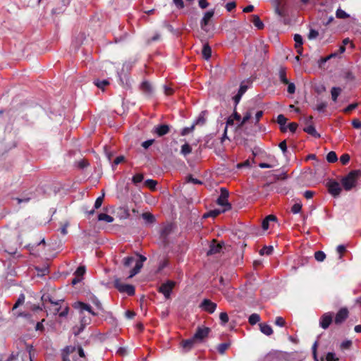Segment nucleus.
<instances>
[{"label": "nucleus", "instance_id": "41", "mask_svg": "<svg viewBox=\"0 0 361 361\" xmlns=\"http://www.w3.org/2000/svg\"><path fill=\"white\" fill-rule=\"evenodd\" d=\"M135 262L133 257H126L123 259V264L125 267H129Z\"/></svg>", "mask_w": 361, "mask_h": 361}, {"label": "nucleus", "instance_id": "52", "mask_svg": "<svg viewBox=\"0 0 361 361\" xmlns=\"http://www.w3.org/2000/svg\"><path fill=\"white\" fill-rule=\"evenodd\" d=\"M319 36V32L314 29H310L308 34V39L312 40L316 39Z\"/></svg>", "mask_w": 361, "mask_h": 361}, {"label": "nucleus", "instance_id": "29", "mask_svg": "<svg viewBox=\"0 0 361 361\" xmlns=\"http://www.w3.org/2000/svg\"><path fill=\"white\" fill-rule=\"evenodd\" d=\"M341 92V89L340 87H334L331 88V99L334 102H336L338 97Z\"/></svg>", "mask_w": 361, "mask_h": 361}, {"label": "nucleus", "instance_id": "6", "mask_svg": "<svg viewBox=\"0 0 361 361\" xmlns=\"http://www.w3.org/2000/svg\"><path fill=\"white\" fill-rule=\"evenodd\" d=\"M139 259L136 260L135 267L130 271L129 278H132L138 274L143 267V262L147 260V257L142 255H137Z\"/></svg>", "mask_w": 361, "mask_h": 361}, {"label": "nucleus", "instance_id": "8", "mask_svg": "<svg viewBox=\"0 0 361 361\" xmlns=\"http://www.w3.org/2000/svg\"><path fill=\"white\" fill-rule=\"evenodd\" d=\"M217 305L209 299H204L200 305V307L204 311L212 314L215 312Z\"/></svg>", "mask_w": 361, "mask_h": 361}, {"label": "nucleus", "instance_id": "21", "mask_svg": "<svg viewBox=\"0 0 361 361\" xmlns=\"http://www.w3.org/2000/svg\"><path fill=\"white\" fill-rule=\"evenodd\" d=\"M259 326L260 331L266 336H271L273 334V329L270 325L265 323H260Z\"/></svg>", "mask_w": 361, "mask_h": 361}, {"label": "nucleus", "instance_id": "38", "mask_svg": "<svg viewBox=\"0 0 361 361\" xmlns=\"http://www.w3.org/2000/svg\"><path fill=\"white\" fill-rule=\"evenodd\" d=\"M222 212V210H220V209H212V210H210L209 212H207V214H205L204 215V217H216L217 216H219Z\"/></svg>", "mask_w": 361, "mask_h": 361}, {"label": "nucleus", "instance_id": "42", "mask_svg": "<svg viewBox=\"0 0 361 361\" xmlns=\"http://www.w3.org/2000/svg\"><path fill=\"white\" fill-rule=\"evenodd\" d=\"M41 299H42V301L43 302L45 309H46V306H45L46 302H49L51 303V305H52L53 303H54L56 302V301L52 300L49 294H44L42 296Z\"/></svg>", "mask_w": 361, "mask_h": 361}, {"label": "nucleus", "instance_id": "36", "mask_svg": "<svg viewBox=\"0 0 361 361\" xmlns=\"http://www.w3.org/2000/svg\"><path fill=\"white\" fill-rule=\"evenodd\" d=\"M326 160L329 163H334L338 160L337 155L335 152H330L326 155Z\"/></svg>", "mask_w": 361, "mask_h": 361}, {"label": "nucleus", "instance_id": "45", "mask_svg": "<svg viewBox=\"0 0 361 361\" xmlns=\"http://www.w3.org/2000/svg\"><path fill=\"white\" fill-rule=\"evenodd\" d=\"M251 117H252V113L250 111H247L244 114V116L238 126L239 127L243 126L246 122H247L250 119Z\"/></svg>", "mask_w": 361, "mask_h": 361}, {"label": "nucleus", "instance_id": "23", "mask_svg": "<svg viewBox=\"0 0 361 361\" xmlns=\"http://www.w3.org/2000/svg\"><path fill=\"white\" fill-rule=\"evenodd\" d=\"M202 54V57L206 60H208L211 57L212 49L208 44H205L203 45Z\"/></svg>", "mask_w": 361, "mask_h": 361}, {"label": "nucleus", "instance_id": "64", "mask_svg": "<svg viewBox=\"0 0 361 361\" xmlns=\"http://www.w3.org/2000/svg\"><path fill=\"white\" fill-rule=\"evenodd\" d=\"M352 126L353 128L358 129L361 128V121H360L358 118H354L352 121Z\"/></svg>", "mask_w": 361, "mask_h": 361}, {"label": "nucleus", "instance_id": "11", "mask_svg": "<svg viewBox=\"0 0 361 361\" xmlns=\"http://www.w3.org/2000/svg\"><path fill=\"white\" fill-rule=\"evenodd\" d=\"M170 132V126L167 124H160L155 126L152 133L159 137H162Z\"/></svg>", "mask_w": 361, "mask_h": 361}, {"label": "nucleus", "instance_id": "44", "mask_svg": "<svg viewBox=\"0 0 361 361\" xmlns=\"http://www.w3.org/2000/svg\"><path fill=\"white\" fill-rule=\"evenodd\" d=\"M77 166L79 169H83L89 166L90 163L87 159H82L77 162Z\"/></svg>", "mask_w": 361, "mask_h": 361}, {"label": "nucleus", "instance_id": "56", "mask_svg": "<svg viewBox=\"0 0 361 361\" xmlns=\"http://www.w3.org/2000/svg\"><path fill=\"white\" fill-rule=\"evenodd\" d=\"M350 161V155L348 154H343L340 157V161L343 165H346Z\"/></svg>", "mask_w": 361, "mask_h": 361}, {"label": "nucleus", "instance_id": "26", "mask_svg": "<svg viewBox=\"0 0 361 361\" xmlns=\"http://www.w3.org/2000/svg\"><path fill=\"white\" fill-rule=\"evenodd\" d=\"M207 112V111H202L199 115L197 119L195 121L194 124L196 125H204L206 123V115Z\"/></svg>", "mask_w": 361, "mask_h": 361}, {"label": "nucleus", "instance_id": "59", "mask_svg": "<svg viewBox=\"0 0 361 361\" xmlns=\"http://www.w3.org/2000/svg\"><path fill=\"white\" fill-rule=\"evenodd\" d=\"M336 250H337L338 253L339 254V259H341L343 257V253L345 252V251H346V248H345V245H339L337 247Z\"/></svg>", "mask_w": 361, "mask_h": 361}, {"label": "nucleus", "instance_id": "28", "mask_svg": "<svg viewBox=\"0 0 361 361\" xmlns=\"http://www.w3.org/2000/svg\"><path fill=\"white\" fill-rule=\"evenodd\" d=\"M98 220L99 221H104L108 223H111L114 221V219L111 216L105 214V213H101L98 215Z\"/></svg>", "mask_w": 361, "mask_h": 361}, {"label": "nucleus", "instance_id": "22", "mask_svg": "<svg viewBox=\"0 0 361 361\" xmlns=\"http://www.w3.org/2000/svg\"><path fill=\"white\" fill-rule=\"evenodd\" d=\"M303 130L305 133H308L309 135L313 136L314 137H316V138H319L320 137V134H319L317 132L314 126H312V125H309V126L305 127L303 128Z\"/></svg>", "mask_w": 361, "mask_h": 361}, {"label": "nucleus", "instance_id": "1", "mask_svg": "<svg viewBox=\"0 0 361 361\" xmlns=\"http://www.w3.org/2000/svg\"><path fill=\"white\" fill-rule=\"evenodd\" d=\"M361 172L360 171H351L347 176L341 179V183L343 188L348 191L355 187L357 180Z\"/></svg>", "mask_w": 361, "mask_h": 361}, {"label": "nucleus", "instance_id": "5", "mask_svg": "<svg viewBox=\"0 0 361 361\" xmlns=\"http://www.w3.org/2000/svg\"><path fill=\"white\" fill-rule=\"evenodd\" d=\"M174 286L175 282L172 281H167L159 286V292L161 293L166 299H169Z\"/></svg>", "mask_w": 361, "mask_h": 361}, {"label": "nucleus", "instance_id": "16", "mask_svg": "<svg viewBox=\"0 0 361 361\" xmlns=\"http://www.w3.org/2000/svg\"><path fill=\"white\" fill-rule=\"evenodd\" d=\"M140 90L147 97H150L153 93V88L151 84L147 81H144L140 85Z\"/></svg>", "mask_w": 361, "mask_h": 361}, {"label": "nucleus", "instance_id": "53", "mask_svg": "<svg viewBox=\"0 0 361 361\" xmlns=\"http://www.w3.org/2000/svg\"><path fill=\"white\" fill-rule=\"evenodd\" d=\"M104 194L103 193L102 196H99L97 198L94 205V209H99L102 206V202L104 201Z\"/></svg>", "mask_w": 361, "mask_h": 361}, {"label": "nucleus", "instance_id": "15", "mask_svg": "<svg viewBox=\"0 0 361 361\" xmlns=\"http://www.w3.org/2000/svg\"><path fill=\"white\" fill-rule=\"evenodd\" d=\"M275 13L280 17L286 16V4H283L280 0H273Z\"/></svg>", "mask_w": 361, "mask_h": 361}, {"label": "nucleus", "instance_id": "19", "mask_svg": "<svg viewBox=\"0 0 361 361\" xmlns=\"http://www.w3.org/2000/svg\"><path fill=\"white\" fill-rule=\"evenodd\" d=\"M277 218L275 215L270 214L265 217V219L262 221V227L264 230H267L269 228V225L270 221H276Z\"/></svg>", "mask_w": 361, "mask_h": 361}, {"label": "nucleus", "instance_id": "60", "mask_svg": "<svg viewBox=\"0 0 361 361\" xmlns=\"http://www.w3.org/2000/svg\"><path fill=\"white\" fill-rule=\"evenodd\" d=\"M326 106H327L326 102H321L317 105L315 109L317 111H318L319 112H324L325 109L326 108Z\"/></svg>", "mask_w": 361, "mask_h": 361}, {"label": "nucleus", "instance_id": "14", "mask_svg": "<svg viewBox=\"0 0 361 361\" xmlns=\"http://www.w3.org/2000/svg\"><path fill=\"white\" fill-rule=\"evenodd\" d=\"M214 10L208 11L204 13L202 19L200 21V27L203 30L207 32V26L209 25L212 18L214 17Z\"/></svg>", "mask_w": 361, "mask_h": 361}, {"label": "nucleus", "instance_id": "10", "mask_svg": "<svg viewBox=\"0 0 361 361\" xmlns=\"http://www.w3.org/2000/svg\"><path fill=\"white\" fill-rule=\"evenodd\" d=\"M349 312L346 307H342L336 313L334 323L336 325H340L348 317Z\"/></svg>", "mask_w": 361, "mask_h": 361}, {"label": "nucleus", "instance_id": "43", "mask_svg": "<svg viewBox=\"0 0 361 361\" xmlns=\"http://www.w3.org/2000/svg\"><path fill=\"white\" fill-rule=\"evenodd\" d=\"M144 179V176L142 173H137L133 176L132 181L134 184L141 183Z\"/></svg>", "mask_w": 361, "mask_h": 361}, {"label": "nucleus", "instance_id": "3", "mask_svg": "<svg viewBox=\"0 0 361 361\" xmlns=\"http://www.w3.org/2000/svg\"><path fill=\"white\" fill-rule=\"evenodd\" d=\"M114 287L121 293H126L128 295H135V287L130 284H125L121 282L119 279H116L114 282Z\"/></svg>", "mask_w": 361, "mask_h": 361}, {"label": "nucleus", "instance_id": "24", "mask_svg": "<svg viewBox=\"0 0 361 361\" xmlns=\"http://www.w3.org/2000/svg\"><path fill=\"white\" fill-rule=\"evenodd\" d=\"M142 219L147 224H153L156 221L154 216L150 212H144L142 214Z\"/></svg>", "mask_w": 361, "mask_h": 361}, {"label": "nucleus", "instance_id": "30", "mask_svg": "<svg viewBox=\"0 0 361 361\" xmlns=\"http://www.w3.org/2000/svg\"><path fill=\"white\" fill-rule=\"evenodd\" d=\"M260 319L261 318L259 314L253 313L249 317L248 322L250 324L255 325L257 323H258L260 321Z\"/></svg>", "mask_w": 361, "mask_h": 361}, {"label": "nucleus", "instance_id": "7", "mask_svg": "<svg viewBox=\"0 0 361 361\" xmlns=\"http://www.w3.org/2000/svg\"><path fill=\"white\" fill-rule=\"evenodd\" d=\"M210 331L211 329L209 327L198 326L197 328L196 332L193 336V338L197 341H202L204 338L208 336Z\"/></svg>", "mask_w": 361, "mask_h": 361}, {"label": "nucleus", "instance_id": "27", "mask_svg": "<svg viewBox=\"0 0 361 361\" xmlns=\"http://www.w3.org/2000/svg\"><path fill=\"white\" fill-rule=\"evenodd\" d=\"M90 300H91L92 302L97 308L98 310H100L102 312H104V309L102 306V304L101 303L99 300L95 295H92L90 298Z\"/></svg>", "mask_w": 361, "mask_h": 361}, {"label": "nucleus", "instance_id": "58", "mask_svg": "<svg viewBox=\"0 0 361 361\" xmlns=\"http://www.w3.org/2000/svg\"><path fill=\"white\" fill-rule=\"evenodd\" d=\"M274 323L276 325L283 327L286 324V321L282 317H277Z\"/></svg>", "mask_w": 361, "mask_h": 361}, {"label": "nucleus", "instance_id": "63", "mask_svg": "<svg viewBox=\"0 0 361 361\" xmlns=\"http://www.w3.org/2000/svg\"><path fill=\"white\" fill-rule=\"evenodd\" d=\"M288 85L287 91L289 94H293L295 92V85L293 82H289Z\"/></svg>", "mask_w": 361, "mask_h": 361}, {"label": "nucleus", "instance_id": "2", "mask_svg": "<svg viewBox=\"0 0 361 361\" xmlns=\"http://www.w3.org/2000/svg\"><path fill=\"white\" fill-rule=\"evenodd\" d=\"M220 192L221 194L218 197L216 202L219 205L224 207L222 212H226L231 209V204L228 202V198L229 196L228 190L226 188H221Z\"/></svg>", "mask_w": 361, "mask_h": 361}, {"label": "nucleus", "instance_id": "49", "mask_svg": "<svg viewBox=\"0 0 361 361\" xmlns=\"http://www.w3.org/2000/svg\"><path fill=\"white\" fill-rule=\"evenodd\" d=\"M157 184V182L152 179H148L145 182V186L150 189H154Z\"/></svg>", "mask_w": 361, "mask_h": 361}, {"label": "nucleus", "instance_id": "51", "mask_svg": "<svg viewBox=\"0 0 361 361\" xmlns=\"http://www.w3.org/2000/svg\"><path fill=\"white\" fill-rule=\"evenodd\" d=\"M326 361H338L339 359L336 356V354L332 352H329L326 355Z\"/></svg>", "mask_w": 361, "mask_h": 361}, {"label": "nucleus", "instance_id": "33", "mask_svg": "<svg viewBox=\"0 0 361 361\" xmlns=\"http://www.w3.org/2000/svg\"><path fill=\"white\" fill-rule=\"evenodd\" d=\"M229 347V343H222L217 346V350L220 354L223 355L228 349Z\"/></svg>", "mask_w": 361, "mask_h": 361}, {"label": "nucleus", "instance_id": "35", "mask_svg": "<svg viewBox=\"0 0 361 361\" xmlns=\"http://www.w3.org/2000/svg\"><path fill=\"white\" fill-rule=\"evenodd\" d=\"M94 84L100 89L104 90V88L109 85V82L107 80H96L94 81Z\"/></svg>", "mask_w": 361, "mask_h": 361}, {"label": "nucleus", "instance_id": "9", "mask_svg": "<svg viewBox=\"0 0 361 361\" xmlns=\"http://www.w3.org/2000/svg\"><path fill=\"white\" fill-rule=\"evenodd\" d=\"M91 322V319L90 317H82L80 321L79 326H75L73 328V333L75 336H78L85 328L90 324Z\"/></svg>", "mask_w": 361, "mask_h": 361}, {"label": "nucleus", "instance_id": "4", "mask_svg": "<svg viewBox=\"0 0 361 361\" xmlns=\"http://www.w3.org/2000/svg\"><path fill=\"white\" fill-rule=\"evenodd\" d=\"M326 186L329 192L334 197L339 196L341 192V187L338 182L335 180H330L327 182Z\"/></svg>", "mask_w": 361, "mask_h": 361}, {"label": "nucleus", "instance_id": "20", "mask_svg": "<svg viewBox=\"0 0 361 361\" xmlns=\"http://www.w3.org/2000/svg\"><path fill=\"white\" fill-rule=\"evenodd\" d=\"M172 231V226L171 224L164 225L160 231V236L163 239H166Z\"/></svg>", "mask_w": 361, "mask_h": 361}, {"label": "nucleus", "instance_id": "61", "mask_svg": "<svg viewBox=\"0 0 361 361\" xmlns=\"http://www.w3.org/2000/svg\"><path fill=\"white\" fill-rule=\"evenodd\" d=\"M236 7V3L235 1H231L227 3L225 5V8L227 10V11L231 12L232 10H233Z\"/></svg>", "mask_w": 361, "mask_h": 361}, {"label": "nucleus", "instance_id": "57", "mask_svg": "<svg viewBox=\"0 0 361 361\" xmlns=\"http://www.w3.org/2000/svg\"><path fill=\"white\" fill-rule=\"evenodd\" d=\"M287 121V118L283 114H279L277 116L276 122L279 124V126L286 125Z\"/></svg>", "mask_w": 361, "mask_h": 361}, {"label": "nucleus", "instance_id": "34", "mask_svg": "<svg viewBox=\"0 0 361 361\" xmlns=\"http://www.w3.org/2000/svg\"><path fill=\"white\" fill-rule=\"evenodd\" d=\"M59 301H56L54 303H53L51 305L53 306L52 308H49V312L52 313L54 315L59 314V311L61 310V306L59 305Z\"/></svg>", "mask_w": 361, "mask_h": 361}, {"label": "nucleus", "instance_id": "32", "mask_svg": "<svg viewBox=\"0 0 361 361\" xmlns=\"http://www.w3.org/2000/svg\"><path fill=\"white\" fill-rule=\"evenodd\" d=\"M279 78L283 84H288V80L286 78V71L284 68H281L279 70Z\"/></svg>", "mask_w": 361, "mask_h": 361}, {"label": "nucleus", "instance_id": "37", "mask_svg": "<svg viewBox=\"0 0 361 361\" xmlns=\"http://www.w3.org/2000/svg\"><path fill=\"white\" fill-rule=\"evenodd\" d=\"M336 18L340 19H345L350 16L345 11L342 10L341 8H338L336 10Z\"/></svg>", "mask_w": 361, "mask_h": 361}, {"label": "nucleus", "instance_id": "54", "mask_svg": "<svg viewBox=\"0 0 361 361\" xmlns=\"http://www.w3.org/2000/svg\"><path fill=\"white\" fill-rule=\"evenodd\" d=\"M301 209H302V204H300V203H295L291 207V212L293 214L299 213L301 211Z\"/></svg>", "mask_w": 361, "mask_h": 361}, {"label": "nucleus", "instance_id": "40", "mask_svg": "<svg viewBox=\"0 0 361 361\" xmlns=\"http://www.w3.org/2000/svg\"><path fill=\"white\" fill-rule=\"evenodd\" d=\"M273 252V247L272 246H264V247H262L260 251H259V254L261 255H269L272 253Z\"/></svg>", "mask_w": 361, "mask_h": 361}, {"label": "nucleus", "instance_id": "50", "mask_svg": "<svg viewBox=\"0 0 361 361\" xmlns=\"http://www.w3.org/2000/svg\"><path fill=\"white\" fill-rule=\"evenodd\" d=\"M25 302V295L23 294H20L17 301L14 304L13 307V310L16 309L19 305H23Z\"/></svg>", "mask_w": 361, "mask_h": 361}, {"label": "nucleus", "instance_id": "55", "mask_svg": "<svg viewBox=\"0 0 361 361\" xmlns=\"http://www.w3.org/2000/svg\"><path fill=\"white\" fill-rule=\"evenodd\" d=\"M358 106V103H353L349 104L346 108L343 109V112L345 114L350 113L351 111L356 109Z\"/></svg>", "mask_w": 361, "mask_h": 361}, {"label": "nucleus", "instance_id": "48", "mask_svg": "<svg viewBox=\"0 0 361 361\" xmlns=\"http://www.w3.org/2000/svg\"><path fill=\"white\" fill-rule=\"evenodd\" d=\"M294 41L295 42V46H297V47L302 46L303 39H302V36L300 35L295 34L294 35Z\"/></svg>", "mask_w": 361, "mask_h": 361}, {"label": "nucleus", "instance_id": "12", "mask_svg": "<svg viewBox=\"0 0 361 361\" xmlns=\"http://www.w3.org/2000/svg\"><path fill=\"white\" fill-rule=\"evenodd\" d=\"M333 321V313L332 312H326L324 313L319 319V325L324 329H326L329 328L330 324Z\"/></svg>", "mask_w": 361, "mask_h": 361}, {"label": "nucleus", "instance_id": "13", "mask_svg": "<svg viewBox=\"0 0 361 361\" xmlns=\"http://www.w3.org/2000/svg\"><path fill=\"white\" fill-rule=\"evenodd\" d=\"M224 243L223 242L218 243L216 240H213L209 245V249L207 251V255H212L220 253Z\"/></svg>", "mask_w": 361, "mask_h": 361}, {"label": "nucleus", "instance_id": "17", "mask_svg": "<svg viewBox=\"0 0 361 361\" xmlns=\"http://www.w3.org/2000/svg\"><path fill=\"white\" fill-rule=\"evenodd\" d=\"M75 307L80 308L82 311V310H86L89 313H90L92 315H93V316L98 315V313L95 312L94 311H93L92 309V307L90 305L87 304V303H85V302H78L76 305H75Z\"/></svg>", "mask_w": 361, "mask_h": 361}, {"label": "nucleus", "instance_id": "46", "mask_svg": "<svg viewBox=\"0 0 361 361\" xmlns=\"http://www.w3.org/2000/svg\"><path fill=\"white\" fill-rule=\"evenodd\" d=\"M195 127V124L193 123L190 127H185V128H183L181 130L180 135L182 136L187 135L188 134H189L190 133H191L192 131L194 130Z\"/></svg>", "mask_w": 361, "mask_h": 361}, {"label": "nucleus", "instance_id": "62", "mask_svg": "<svg viewBox=\"0 0 361 361\" xmlns=\"http://www.w3.org/2000/svg\"><path fill=\"white\" fill-rule=\"evenodd\" d=\"M85 273V268L82 266L78 267L75 274L77 276H82Z\"/></svg>", "mask_w": 361, "mask_h": 361}, {"label": "nucleus", "instance_id": "25", "mask_svg": "<svg viewBox=\"0 0 361 361\" xmlns=\"http://www.w3.org/2000/svg\"><path fill=\"white\" fill-rule=\"evenodd\" d=\"M252 20V22L254 25L259 30H262L264 28V23L260 20L259 17L257 15L251 16Z\"/></svg>", "mask_w": 361, "mask_h": 361}, {"label": "nucleus", "instance_id": "47", "mask_svg": "<svg viewBox=\"0 0 361 361\" xmlns=\"http://www.w3.org/2000/svg\"><path fill=\"white\" fill-rule=\"evenodd\" d=\"M219 319L221 320V324L222 325H225L228 322V315L226 312H221L219 314Z\"/></svg>", "mask_w": 361, "mask_h": 361}, {"label": "nucleus", "instance_id": "31", "mask_svg": "<svg viewBox=\"0 0 361 361\" xmlns=\"http://www.w3.org/2000/svg\"><path fill=\"white\" fill-rule=\"evenodd\" d=\"M191 152H192V147L188 143H185L184 145H182L180 153L183 156L185 157V156L190 154Z\"/></svg>", "mask_w": 361, "mask_h": 361}, {"label": "nucleus", "instance_id": "39", "mask_svg": "<svg viewBox=\"0 0 361 361\" xmlns=\"http://www.w3.org/2000/svg\"><path fill=\"white\" fill-rule=\"evenodd\" d=\"M314 258L318 262H323L326 258V255L323 251H317L314 253Z\"/></svg>", "mask_w": 361, "mask_h": 361}, {"label": "nucleus", "instance_id": "18", "mask_svg": "<svg viewBox=\"0 0 361 361\" xmlns=\"http://www.w3.org/2000/svg\"><path fill=\"white\" fill-rule=\"evenodd\" d=\"M195 341H197L192 337L191 338L182 341L180 344L185 351H188L193 348Z\"/></svg>", "mask_w": 361, "mask_h": 361}]
</instances>
